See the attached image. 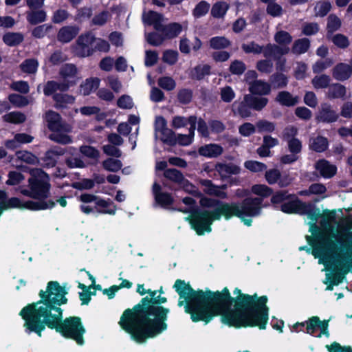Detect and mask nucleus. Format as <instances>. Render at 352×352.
<instances>
[{
  "mask_svg": "<svg viewBox=\"0 0 352 352\" xmlns=\"http://www.w3.org/2000/svg\"><path fill=\"white\" fill-rule=\"evenodd\" d=\"M173 287L179 294V307H184L185 312L190 314L191 320L196 322L208 323L215 316H221V322L230 327H258L265 329L268 320L267 298L263 296L243 294L236 288L230 296L225 287L221 292H212L194 290L184 280L177 279Z\"/></svg>",
  "mask_w": 352,
  "mask_h": 352,
  "instance_id": "nucleus-1",
  "label": "nucleus"
},
{
  "mask_svg": "<svg viewBox=\"0 0 352 352\" xmlns=\"http://www.w3.org/2000/svg\"><path fill=\"white\" fill-rule=\"evenodd\" d=\"M67 294L65 287L58 282H49L46 290L39 293L41 300L28 305L20 311V316L25 320V331L28 333L34 332L41 337L47 326L55 329L64 337L74 340L78 344H83L85 329L80 318L74 316L63 320L60 305L67 303Z\"/></svg>",
  "mask_w": 352,
  "mask_h": 352,
  "instance_id": "nucleus-2",
  "label": "nucleus"
},
{
  "mask_svg": "<svg viewBox=\"0 0 352 352\" xmlns=\"http://www.w3.org/2000/svg\"><path fill=\"white\" fill-rule=\"evenodd\" d=\"M148 294L150 296L143 298L133 309L125 310L119 321L122 329L138 343L145 342L167 329L169 309L158 305L166 302V298L157 295V291L149 289Z\"/></svg>",
  "mask_w": 352,
  "mask_h": 352,
  "instance_id": "nucleus-3",
  "label": "nucleus"
},
{
  "mask_svg": "<svg viewBox=\"0 0 352 352\" xmlns=\"http://www.w3.org/2000/svg\"><path fill=\"white\" fill-rule=\"evenodd\" d=\"M311 252L315 258H319L320 264L324 265L325 270H333V272L326 274L324 283L339 285L344 278L342 274H346L352 267V230L350 226L342 225L329 234L319 237Z\"/></svg>",
  "mask_w": 352,
  "mask_h": 352,
  "instance_id": "nucleus-4",
  "label": "nucleus"
},
{
  "mask_svg": "<svg viewBox=\"0 0 352 352\" xmlns=\"http://www.w3.org/2000/svg\"><path fill=\"white\" fill-rule=\"evenodd\" d=\"M262 199L247 198L243 200L241 206L236 204H228L219 201L217 199L202 197L200 199V204L204 208H214V212L211 216L208 212H204L199 216L197 221H205V229L211 231V225L214 221L220 220L223 216L226 219H229L233 216L238 217L242 219L244 224L250 226L252 224L251 219H245V217H255L258 215L261 211Z\"/></svg>",
  "mask_w": 352,
  "mask_h": 352,
  "instance_id": "nucleus-5",
  "label": "nucleus"
},
{
  "mask_svg": "<svg viewBox=\"0 0 352 352\" xmlns=\"http://www.w3.org/2000/svg\"><path fill=\"white\" fill-rule=\"evenodd\" d=\"M31 177L28 179L29 189L23 187L19 188L20 192L27 197L38 199V201H45L50 194V178L41 169L34 168L30 170Z\"/></svg>",
  "mask_w": 352,
  "mask_h": 352,
  "instance_id": "nucleus-6",
  "label": "nucleus"
},
{
  "mask_svg": "<svg viewBox=\"0 0 352 352\" xmlns=\"http://www.w3.org/2000/svg\"><path fill=\"white\" fill-rule=\"evenodd\" d=\"M45 120L49 129L53 131L50 135V140L62 144L72 142V138L67 135L72 131V127L69 124L62 120L58 113L53 111H49L45 113Z\"/></svg>",
  "mask_w": 352,
  "mask_h": 352,
  "instance_id": "nucleus-7",
  "label": "nucleus"
},
{
  "mask_svg": "<svg viewBox=\"0 0 352 352\" xmlns=\"http://www.w3.org/2000/svg\"><path fill=\"white\" fill-rule=\"evenodd\" d=\"M55 206L53 201H34L32 200L22 201L16 197L7 199L6 193L0 200V214L4 210L10 208L28 209L32 210H41L52 208Z\"/></svg>",
  "mask_w": 352,
  "mask_h": 352,
  "instance_id": "nucleus-8",
  "label": "nucleus"
},
{
  "mask_svg": "<svg viewBox=\"0 0 352 352\" xmlns=\"http://www.w3.org/2000/svg\"><path fill=\"white\" fill-rule=\"evenodd\" d=\"M182 201L184 204L186 205V207L184 209H179V211H182L184 213H190V215L186 218V220L189 221L192 228H193L197 234L202 235L204 234L205 232H210L211 231H208L205 229L204 221H197L202 213L208 212L210 216L211 214L214 212V210L209 211L207 210H198L195 208V200L189 197H186L182 199Z\"/></svg>",
  "mask_w": 352,
  "mask_h": 352,
  "instance_id": "nucleus-9",
  "label": "nucleus"
},
{
  "mask_svg": "<svg viewBox=\"0 0 352 352\" xmlns=\"http://www.w3.org/2000/svg\"><path fill=\"white\" fill-rule=\"evenodd\" d=\"M301 214H305L307 215V222L310 226L309 231L311 232L312 235L316 236V239H314V243L313 244V246L315 245V243L317 241V239L320 237L322 235L324 234H329L333 230H336L339 226H341L342 225L348 224L349 226H350L351 230H352V224L351 223L346 221L338 225L336 229H332L329 233H324L322 234L316 235L318 231V227L316 225V222L318 221V219L320 216V212L319 209L313 208L309 206H307L306 204V210L305 212H302Z\"/></svg>",
  "mask_w": 352,
  "mask_h": 352,
  "instance_id": "nucleus-10",
  "label": "nucleus"
},
{
  "mask_svg": "<svg viewBox=\"0 0 352 352\" xmlns=\"http://www.w3.org/2000/svg\"><path fill=\"white\" fill-rule=\"evenodd\" d=\"M95 37L91 33L80 35L74 46V54L80 57H87L92 54L94 50Z\"/></svg>",
  "mask_w": 352,
  "mask_h": 352,
  "instance_id": "nucleus-11",
  "label": "nucleus"
},
{
  "mask_svg": "<svg viewBox=\"0 0 352 352\" xmlns=\"http://www.w3.org/2000/svg\"><path fill=\"white\" fill-rule=\"evenodd\" d=\"M329 320H320L318 316H312L305 322L306 326V333L310 335H314L318 329H320V332L316 336L320 338L322 336L329 338L330 334L329 331Z\"/></svg>",
  "mask_w": 352,
  "mask_h": 352,
  "instance_id": "nucleus-12",
  "label": "nucleus"
},
{
  "mask_svg": "<svg viewBox=\"0 0 352 352\" xmlns=\"http://www.w3.org/2000/svg\"><path fill=\"white\" fill-rule=\"evenodd\" d=\"M91 199L88 200L89 202L91 201H96L95 205H96V213L97 214H105L114 215L116 212V206L109 199H104L100 197H90Z\"/></svg>",
  "mask_w": 352,
  "mask_h": 352,
  "instance_id": "nucleus-13",
  "label": "nucleus"
},
{
  "mask_svg": "<svg viewBox=\"0 0 352 352\" xmlns=\"http://www.w3.org/2000/svg\"><path fill=\"white\" fill-rule=\"evenodd\" d=\"M338 118V114L332 107L327 103H322L316 116L317 122L331 123L336 122Z\"/></svg>",
  "mask_w": 352,
  "mask_h": 352,
  "instance_id": "nucleus-14",
  "label": "nucleus"
},
{
  "mask_svg": "<svg viewBox=\"0 0 352 352\" xmlns=\"http://www.w3.org/2000/svg\"><path fill=\"white\" fill-rule=\"evenodd\" d=\"M280 210L285 213H302L306 210V204L291 195L287 201L280 206Z\"/></svg>",
  "mask_w": 352,
  "mask_h": 352,
  "instance_id": "nucleus-15",
  "label": "nucleus"
},
{
  "mask_svg": "<svg viewBox=\"0 0 352 352\" xmlns=\"http://www.w3.org/2000/svg\"><path fill=\"white\" fill-rule=\"evenodd\" d=\"M80 29L76 25H66L62 27L57 34V40L62 43L72 41L78 34Z\"/></svg>",
  "mask_w": 352,
  "mask_h": 352,
  "instance_id": "nucleus-16",
  "label": "nucleus"
},
{
  "mask_svg": "<svg viewBox=\"0 0 352 352\" xmlns=\"http://www.w3.org/2000/svg\"><path fill=\"white\" fill-rule=\"evenodd\" d=\"M314 167L320 173V175L326 179L333 177L337 171V168L334 164L324 159L316 162Z\"/></svg>",
  "mask_w": 352,
  "mask_h": 352,
  "instance_id": "nucleus-17",
  "label": "nucleus"
},
{
  "mask_svg": "<svg viewBox=\"0 0 352 352\" xmlns=\"http://www.w3.org/2000/svg\"><path fill=\"white\" fill-rule=\"evenodd\" d=\"M289 52V47H280L272 44L267 45L265 47H263L262 51L267 59H278L281 56L287 54Z\"/></svg>",
  "mask_w": 352,
  "mask_h": 352,
  "instance_id": "nucleus-18",
  "label": "nucleus"
},
{
  "mask_svg": "<svg viewBox=\"0 0 352 352\" xmlns=\"http://www.w3.org/2000/svg\"><path fill=\"white\" fill-rule=\"evenodd\" d=\"M199 184L202 187V190L210 195H214L221 199H226L227 193L223 191L224 186H214L211 181L208 179H201Z\"/></svg>",
  "mask_w": 352,
  "mask_h": 352,
  "instance_id": "nucleus-19",
  "label": "nucleus"
},
{
  "mask_svg": "<svg viewBox=\"0 0 352 352\" xmlns=\"http://www.w3.org/2000/svg\"><path fill=\"white\" fill-rule=\"evenodd\" d=\"M351 69L347 63H338L332 69V76L338 81H344L351 76Z\"/></svg>",
  "mask_w": 352,
  "mask_h": 352,
  "instance_id": "nucleus-20",
  "label": "nucleus"
},
{
  "mask_svg": "<svg viewBox=\"0 0 352 352\" xmlns=\"http://www.w3.org/2000/svg\"><path fill=\"white\" fill-rule=\"evenodd\" d=\"M153 193L156 202L162 206H167L173 203V197L166 192L161 191V186L155 182L153 185Z\"/></svg>",
  "mask_w": 352,
  "mask_h": 352,
  "instance_id": "nucleus-21",
  "label": "nucleus"
},
{
  "mask_svg": "<svg viewBox=\"0 0 352 352\" xmlns=\"http://www.w3.org/2000/svg\"><path fill=\"white\" fill-rule=\"evenodd\" d=\"M248 89L254 95H268L271 91V85L262 80H254L250 82Z\"/></svg>",
  "mask_w": 352,
  "mask_h": 352,
  "instance_id": "nucleus-22",
  "label": "nucleus"
},
{
  "mask_svg": "<svg viewBox=\"0 0 352 352\" xmlns=\"http://www.w3.org/2000/svg\"><path fill=\"white\" fill-rule=\"evenodd\" d=\"M196 122L197 117L193 116L189 117V124L190 125L189 133L188 135H177V143L182 146H187L192 142L195 134V130L196 129Z\"/></svg>",
  "mask_w": 352,
  "mask_h": 352,
  "instance_id": "nucleus-23",
  "label": "nucleus"
},
{
  "mask_svg": "<svg viewBox=\"0 0 352 352\" xmlns=\"http://www.w3.org/2000/svg\"><path fill=\"white\" fill-rule=\"evenodd\" d=\"M64 153L65 149L61 147L55 146L52 148L45 153L43 158L45 165L48 167L54 166L58 157L64 155Z\"/></svg>",
  "mask_w": 352,
  "mask_h": 352,
  "instance_id": "nucleus-24",
  "label": "nucleus"
},
{
  "mask_svg": "<svg viewBox=\"0 0 352 352\" xmlns=\"http://www.w3.org/2000/svg\"><path fill=\"white\" fill-rule=\"evenodd\" d=\"M223 151V148L217 144H206L201 146L198 150L200 155L209 158L217 157L221 155Z\"/></svg>",
  "mask_w": 352,
  "mask_h": 352,
  "instance_id": "nucleus-25",
  "label": "nucleus"
},
{
  "mask_svg": "<svg viewBox=\"0 0 352 352\" xmlns=\"http://www.w3.org/2000/svg\"><path fill=\"white\" fill-rule=\"evenodd\" d=\"M89 197L97 196L92 194L84 193L79 197V200L82 202V204L80 206V210L86 214L96 213L97 208L96 205H95L96 201L90 200L91 201L89 202Z\"/></svg>",
  "mask_w": 352,
  "mask_h": 352,
  "instance_id": "nucleus-26",
  "label": "nucleus"
},
{
  "mask_svg": "<svg viewBox=\"0 0 352 352\" xmlns=\"http://www.w3.org/2000/svg\"><path fill=\"white\" fill-rule=\"evenodd\" d=\"M276 101L283 106L292 107L298 103L299 97L294 96L288 91H282L277 94Z\"/></svg>",
  "mask_w": 352,
  "mask_h": 352,
  "instance_id": "nucleus-27",
  "label": "nucleus"
},
{
  "mask_svg": "<svg viewBox=\"0 0 352 352\" xmlns=\"http://www.w3.org/2000/svg\"><path fill=\"white\" fill-rule=\"evenodd\" d=\"M72 85L71 83L65 82H56V81H48L45 87L43 92L46 96H50L53 94L55 91L59 90L61 91H66L69 89V87Z\"/></svg>",
  "mask_w": 352,
  "mask_h": 352,
  "instance_id": "nucleus-28",
  "label": "nucleus"
},
{
  "mask_svg": "<svg viewBox=\"0 0 352 352\" xmlns=\"http://www.w3.org/2000/svg\"><path fill=\"white\" fill-rule=\"evenodd\" d=\"M215 170L221 177H227L228 175L238 174L240 171L239 166L232 164H217L215 166Z\"/></svg>",
  "mask_w": 352,
  "mask_h": 352,
  "instance_id": "nucleus-29",
  "label": "nucleus"
},
{
  "mask_svg": "<svg viewBox=\"0 0 352 352\" xmlns=\"http://www.w3.org/2000/svg\"><path fill=\"white\" fill-rule=\"evenodd\" d=\"M182 27L177 23H170L166 26H161V30L159 32H162L166 38H173L176 37L182 32Z\"/></svg>",
  "mask_w": 352,
  "mask_h": 352,
  "instance_id": "nucleus-30",
  "label": "nucleus"
},
{
  "mask_svg": "<svg viewBox=\"0 0 352 352\" xmlns=\"http://www.w3.org/2000/svg\"><path fill=\"white\" fill-rule=\"evenodd\" d=\"M100 79L98 78H90L87 79L80 86V93L84 96L90 94L92 91L96 90L100 85Z\"/></svg>",
  "mask_w": 352,
  "mask_h": 352,
  "instance_id": "nucleus-31",
  "label": "nucleus"
},
{
  "mask_svg": "<svg viewBox=\"0 0 352 352\" xmlns=\"http://www.w3.org/2000/svg\"><path fill=\"white\" fill-rule=\"evenodd\" d=\"M162 17V15L153 11L144 12L142 16L144 22L148 25H153L157 31L161 30Z\"/></svg>",
  "mask_w": 352,
  "mask_h": 352,
  "instance_id": "nucleus-32",
  "label": "nucleus"
},
{
  "mask_svg": "<svg viewBox=\"0 0 352 352\" xmlns=\"http://www.w3.org/2000/svg\"><path fill=\"white\" fill-rule=\"evenodd\" d=\"M233 110L234 113L239 114L242 118H248L251 116L250 109L252 108L250 103L245 100L240 102H235L232 104Z\"/></svg>",
  "mask_w": 352,
  "mask_h": 352,
  "instance_id": "nucleus-33",
  "label": "nucleus"
},
{
  "mask_svg": "<svg viewBox=\"0 0 352 352\" xmlns=\"http://www.w3.org/2000/svg\"><path fill=\"white\" fill-rule=\"evenodd\" d=\"M57 108H65L74 102L75 98L66 94H56L53 96Z\"/></svg>",
  "mask_w": 352,
  "mask_h": 352,
  "instance_id": "nucleus-34",
  "label": "nucleus"
},
{
  "mask_svg": "<svg viewBox=\"0 0 352 352\" xmlns=\"http://www.w3.org/2000/svg\"><path fill=\"white\" fill-rule=\"evenodd\" d=\"M245 100L250 103L252 109L256 111L261 110L268 102V100L266 98L254 97L250 94L245 96Z\"/></svg>",
  "mask_w": 352,
  "mask_h": 352,
  "instance_id": "nucleus-35",
  "label": "nucleus"
},
{
  "mask_svg": "<svg viewBox=\"0 0 352 352\" xmlns=\"http://www.w3.org/2000/svg\"><path fill=\"white\" fill-rule=\"evenodd\" d=\"M46 13L43 10L35 11L32 10L27 12V20L32 25L45 21L46 20Z\"/></svg>",
  "mask_w": 352,
  "mask_h": 352,
  "instance_id": "nucleus-36",
  "label": "nucleus"
},
{
  "mask_svg": "<svg viewBox=\"0 0 352 352\" xmlns=\"http://www.w3.org/2000/svg\"><path fill=\"white\" fill-rule=\"evenodd\" d=\"M328 146L327 140L325 138L318 136L310 140L309 147L316 152L325 151Z\"/></svg>",
  "mask_w": 352,
  "mask_h": 352,
  "instance_id": "nucleus-37",
  "label": "nucleus"
},
{
  "mask_svg": "<svg viewBox=\"0 0 352 352\" xmlns=\"http://www.w3.org/2000/svg\"><path fill=\"white\" fill-rule=\"evenodd\" d=\"M157 138L169 145L177 144V135L168 127L159 133Z\"/></svg>",
  "mask_w": 352,
  "mask_h": 352,
  "instance_id": "nucleus-38",
  "label": "nucleus"
},
{
  "mask_svg": "<svg viewBox=\"0 0 352 352\" xmlns=\"http://www.w3.org/2000/svg\"><path fill=\"white\" fill-rule=\"evenodd\" d=\"M330 82V76L325 74L316 76L311 80L313 87L316 89L327 88L329 87Z\"/></svg>",
  "mask_w": 352,
  "mask_h": 352,
  "instance_id": "nucleus-39",
  "label": "nucleus"
},
{
  "mask_svg": "<svg viewBox=\"0 0 352 352\" xmlns=\"http://www.w3.org/2000/svg\"><path fill=\"white\" fill-rule=\"evenodd\" d=\"M274 41L280 47H288L292 41V36L287 32L279 30L274 35Z\"/></svg>",
  "mask_w": 352,
  "mask_h": 352,
  "instance_id": "nucleus-40",
  "label": "nucleus"
},
{
  "mask_svg": "<svg viewBox=\"0 0 352 352\" xmlns=\"http://www.w3.org/2000/svg\"><path fill=\"white\" fill-rule=\"evenodd\" d=\"M229 8V5L224 1L214 3L211 9V14L215 18L223 17Z\"/></svg>",
  "mask_w": 352,
  "mask_h": 352,
  "instance_id": "nucleus-41",
  "label": "nucleus"
},
{
  "mask_svg": "<svg viewBox=\"0 0 352 352\" xmlns=\"http://www.w3.org/2000/svg\"><path fill=\"white\" fill-rule=\"evenodd\" d=\"M210 46L215 50H221L228 47L231 43L224 36H215L210 38Z\"/></svg>",
  "mask_w": 352,
  "mask_h": 352,
  "instance_id": "nucleus-42",
  "label": "nucleus"
},
{
  "mask_svg": "<svg viewBox=\"0 0 352 352\" xmlns=\"http://www.w3.org/2000/svg\"><path fill=\"white\" fill-rule=\"evenodd\" d=\"M16 157L18 160L30 164H36L38 163V158L28 151H19L16 153Z\"/></svg>",
  "mask_w": 352,
  "mask_h": 352,
  "instance_id": "nucleus-43",
  "label": "nucleus"
},
{
  "mask_svg": "<svg viewBox=\"0 0 352 352\" xmlns=\"http://www.w3.org/2000/svg\"><path fill=\"white\" fill-rule=\"evenodd\" d=\"M309 41L307 38H300L296 40L292 47V52L296 54L305 53L309 47Z\"/></svg>",
  "mask_w": 352,
  "mask_h": 352,
  "instance_id": "nucleus-44",
  "label": "nucleus"
},
{
  "mask_svg": "<svg viewBox=\"0 0 352 352\" xmlns=\"http://www.w3.org/2000/svg\"><path fill=\"white\" fill-rule=\"evenodd\" d=\"M38 67V63L34 58L26 59L20 65L21 71L27 74H34Z\"/></svg>",
  "mask_w": 352,
  "mask_h": 352,
  "instance_id": "nucleus-45",
  "label": "nucleus"
},
{
  "mask_svg": "<svg viewBox=\"0 0 352 352\" xmlns=\"http://www.w3.org/2000/svg\"><path fill=\"white\" fill-rule=\"evenodd\" d=\"M346 94V88L340 84H333L329 86L328 90V96L330 98H342Z\"/></svg>",
  "mask_w": 352,
  "mask_h": 352,
  "instance_id": "nucleus-46",
  "label": "nucleus"
},
{
  "mask_svg": "<svg viewBox=\"0 0 352 352\" xmlns=\"http://www.w3.org/2000/svg\"><path fill=\"white\" fill-rule=\"evenodd\" d=\"M8 100L11 104L19 108L25 107L30 102L27 97L16 94L9 95Z\"/></svg>",
  "mask_w": 352,
  "mask_h": 352,
  "instance_id": "nucleus-47",
  "label": "nucleus"
},
{
  "mask_svg": "<svg viewBox=\"0 0 352 352\" xmlns=\"http://www.w3.org/2000/svg\"><path fill=\"white\" fill-rule=\"evenodd\" d=\"M25 116L19 111L10 112L3 116L4 121L13 124L22 123L25 120Z\"/></svg>",
  "mask_w": 352,
  "mask_h": 352,
  "instance_id": "nucleus-48",
  "label": "nucleus"
},
{
  "mask_svg": "<svg viewBox=\"0 0 352 352\" xmlns=\"http://www.w3.org/2000/svg\"><path fill=\"white\" fill-rule=\"evenodd\" d=\"M77 72V68L74 65L65 64L61 67L60 74L65 80H67L74 78Z\"/></svg>",
  "mask_w": 352,
  "mask_h": 352,
  "instance_id": "nucleus-49",
  "label": "nucleus"
},
{
  "mask_svg": "<svg viewBox=\"0 0 352 352\" xmlns=\"http://www.w3.org/2000/svg\"><path fill=\"white\" fill-rule=\"evenodd\" d=\"M164 175L166 178H167L175 183H177L179 185L184 179L182 173L175 168H170V169L166 170L164 171Z\"/></svg>",
  "mask_w": 352,
  "mask_h": 352,
  "instance_id": "nucleus-50",
  "label": "nucleus"
},
{
  "mask_svg": "<svg viewBox=\"0 0 352 352\" xmlns=\"http://www.w3.org/2000/svg\"><path fill=\"white\" fill-rule=\"evenodd\" d=\"M23 36L19 33L10 32L3 36V41L6 44L14 46L19 44L23 41Z\"/></svg>",
  "mask_w": 352,
  "mask_h": 352,
  "instance_id": "nucleus-51",
  "label": "nucleus"
},
{
  "mask_svg": "<svg viewBox=\"0 0 352 352\" xmlns=\"http://www.w3.org/2000/svg\"><path fill=\"white\" fill-rule=\"evenodd\" d=\"M331 3L328 1H319L314 8L315 15L316 16H325L331 9Z\"/></svg>",
  "mask_w": 352,
  "mask_h": 352,
  "instance_id": "nucleus-52",
  "label": "nucleus"
},
{
  "mask_svg": "<svg viewBox=\"0 0 352 352\" xmlns=\"http://www.w3.org/2000/svg\"><path fill=\"white\" fill-rule=\"evenodd\" d=\"M210 9V4L205 1H200L192 11V14L196 18H199L206 14Z\"/></svg>",
  "mask_w": 352,
  "mask_h": 352,
  "instance_id": "nucleus-53",
  "label": "nucleus"
},
{
  "mask_svg": "<svg viewBox=\"0 0 352 352\" xmlns=\"http://www.w3.org/2000/svg\"><path fill=\"white\" fill-rule=\"evenodd\" d=\"M271 82L274 88H283L288 82L287 78L283 74H276L271 76Z\"/></svg>",
  "mask_w": 352,
  "mask_h": 352,
  "instance_id": "nucleus-54",
  "label": "nucleus"
},
{
  "mask_svg": "<svg viewBox=\"0 0 352 352\" xmlns=\"http://www.w3.org/2000/svg\"><path fill=\"white\" fill-rule=\"evenodd\" d=\"M241 48L247 54H258L263 51V47L255 42L243 43L241 45Z\"/></svg>",
  "mask_w": 352,
  "mask_h": 352,
  "instance_id": "nucleus-55",
  "label": "nucleus"
},
{
  "mask_svg": "<svg viewBox=\"0 0 352 352\" xmlns=\"http://www.w3.org/2000/svg\"><path fill=\"white\" fill-rule=\"evenodd\" d=\"M244 166L252 172H261L266 169L267 166L265 164L254 161L249 160L244 163Z\"/></svg>",
  "mask_w": 352,
  "mask_h": 352,
  "instance_id": "nucleus-56",
  "label": "nucleus"
},
{
  "mask_svg": "<svg viewBox=\"0 0 352 352\" xmlns=\"http://www.w3.org/2000/svg\"><path fill=\"white\" fill-rule=\"evenodd\" d=\"M210 67L208 65H199L192 72V76L196 79H201L210 74Z\"/></svg>",
  "mask_w": 352,
  "mask_h": 352,
  "instance_id": "nucleus-57",
  "label": "nucleus"
},
{
  "mask_svg": "<svg viewBox=\"0 0 352 352\" xmlns=\"http://www.w3.org/2000/svg\"><path fill=\"white\" fill-rule=\"evenodd\" d=\"M333 60L331 58L320 60L317 61L312 67L314 73H320L333 65Z\"/></svg>",
  "mask_w": 352,
  "mask_h": 352,
  "instance_id": "nucleus-58",
  "label": "nucleus"
},
{
  "mask_svg": "<svg viewBox=\"0 0 352 352\" xmlns=\"http://www.w3.org/2000/svg\"><path fill=\"white\" fill-rule=\"evenodd\" d=\"M25 179V177L19 172L10 171L8 173V179L6 181V184L10 186H15L19 184Z\"/></svg>",
  "mask_w": 352,
  "mask_h": 352,
  "instance_id": "nucleus-59",
  "label": "nucleus"
},
{
  "mask_svg": "<svg viewBox=\"0 0 352 352\" xmlns=\"http://www.w3.org/2000/svg\"><path fill=\"white\" fill-rule=\"evenodd\" d=\"M103 167L109 171L116 172L121 168L122 163L118 160L109 158L103 162Z\"/></svg>",
  "mask_w": 352,
  "mask_h": 352,
  "instance_id": "nucleus-60",
  "label": "nucleus"
},
{
  "mask_svg": "<svg viewBox=\"0 0 352 352\" xmlns=\"http://www.w3.org/2000/svg\"><path fill=\"white\" fill-rule=\"evenodd\" d=\"M256 67L262 73L269 74L273 69V62L270 59L261 60L257 62Z\"/></svg>",
  "mask_w": 352,
  "mask_h": 352,
  "instance_id": "nucleus-61",
  "label": "nucleus"
},
{
  "mask_svg": "<svg viewBox=\"0 0 352 352\" xmlns=\"http://www.w3.org/2000/svg\"><path fill=\"white\" fill-rule=\"evenodd\" d=\"M252 191L255 195L263 197H269L272 194V190L264 184H256L252 186Z\"/></svg>",
  "mask_w": 352,
  "mask_h": 352,
  "instance_id": "nucleus-62",
  "label": "nucleus"
},
{
  "mask_svg": "<svg viewBox=\"0 0 352 352\" xmlns=\"http://www.w3.org/2000/svg\"><path fill=\"white\" fill-rule=\"evenodd\" d=\"M331 41L335 45L340 48H346L349 45V41L346 36L341 34H337L331 37Z\"/></svg>",
  "mask_w": 352,
  "mask_h": 352,
  "instance_id": "nucleus-63",
  "label": "nucleus"
},
{
  "mask_svg": "<svg viewBox=\"0 0 352 352\" xmlns=\"http://www.w3.org/2000/svg\"><path fill=\"white\" fill-rule=\"evenodd\" d=\"M12 90L21 94H28L30 91V87L26 81L19 80L12 82L10 87Z\"/></svg>",
  "mask_w": 352,
  "mask_h": 352,
  "instance_id": "nucleus-64",
  "label": "nucleus"
}]
</instances>
